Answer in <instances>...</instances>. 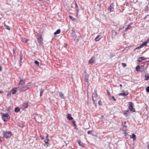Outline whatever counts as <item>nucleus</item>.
Wrapping results in <instances>:
<instances>
[{"label":"nucleus","instance_id":"nucleus-1","mask_svg":"<svg viewBox=\"0 0 149 149\" xmlns=\"http://www.w3.org/2000/svg\"><path fill=\"white\" fill-rule=\"evenodd\" d=\"M2 119L4 122L7 121L10 118V117L8 113H1Z\"/></svg>","mask_w":149,"mask_h":149},{"label":"nucleus","instance_id":"nucleus-2","mask_svg":"<svg viewBox=\"0 0 149 149\" xmlns=\"http://www.w3.org/2000/svg\"><path fill=\"white\" fill-rule=\"evenodd\" d=\"M3 136L7 139L9 138L12 135V132L9 131H6L3 132Z\"/></svg>","mask_w":149,"mask_h":149},{"label":"nucleus","instance_id":"nucleus-3","mask_svg":"<svg viewBox=\"0 0 149 149\" xmlns=\"http://www.w3.org/2000/svg\"><path fill=\"white\" fill-rule=\"evenodd\" d=\"M97 94L96 91H95L94 93L92 94V100L93 101L94 104L97 103L96 101V97H97Z\"/></svg>","mask_w":149,"mask_h":149},{"label":"nucleus","instance_id":"nucleus-4","mask_svg":"<svg viewBox=\"0 0 149 149\" xmlns=\"http://www.w3.org/2000/svg\"><path fill=\"white\" fill-rule=\"evenodd\" d=\"M20 92L23 91H25L27 89L29 88L27 85L23 86L21 87L18 88Z\"/></svg>","mask_w":149,"mask_h":149},{"label":"nucleus","instance_id":"nucleus-5","mask_svg":"<svg viewBox=\"0 0 149 149\" xmlns=\"http://www.w3.org/2000/svg\"><path fill=\"white\" fill-rule=\"evenodd\" d=\"M25 82V80H23L22 79H20L19 81L18 86L17 88H15V89H17V88L21 87L22 86H24Z\"/></svg>","mask_w":149,"mask_h":149},{"label":"nucleus","instance_id":"nucleus-6","mask_svg":"<svg viewBox=\"0 0 149 149\" xmlns=\"http://www.w3.org/2000/svg\"><path fill=\"white\" fill-rule=\"evenodd\" d=\"M148 40H147L145 41H144L141 45L135 49V50H136L137 49H139L141 48L142 47L145 46H146V44L148 42Z\"/></svg>","mask_w":149,"mask_h":149},{"label":"nucleus","instance_id":"nucleus-7","mask_svg":"<svg viewBox=\"0 0 149 149\" xmlns=\"http://www.w3.org/2000/svg\"><path fill=\"white\" fill-rule=\"evenodd\" d=\"M37 40L39 43L40 45L41 46L43 45V39L41 36H39V38H37Z\"/></svg>","mask_w":149,"mask_h":149},{"label":"nucleus","instance_id":"nucleus-8","mask_svg":"<svg viewBox=\"0 0 149 149\" xmlns=\"http://www.w3.org/2000/svg\"><path fill=\"white\" fill-rule=\"evenodd\" d=\"M28 107V103L25 102L21 105V108L23 109L27 108Z\"/></svg>","mask_w":149,"mask_h":149},{"label":"nucleus","instance_id":"nucleus-9","mask_svg":"<svg viewBox=\"0 0 149 149\" xmlns=\"http://www.w3.org/2000/svg\"><path fill=\"white\" fill-rule=\"evenodd\" d=\"M130 105L128 107L129 109L132 111L133 112L135 111V110L134 108H133V103L131 102H129Z\"/></svg>","mask_w":149,"mask_h":149},{"label":"nucleus","instance_id":"nucleus-10","mask_svg":"<svg viewBox=\"0 0 149 149\" xmlns=\"http://www.w3.org/2000/svg\"><path fill=\"white\" fill-rule=\"evenodd\" d=\"M114 5L113 4V3H111L108 7V9L109 10L110 12H113L114 10Z\"/></svg>","mask_w":149,"mask_h":149},{"label":"nucleus","instance_id":"nucleus-11","mask_svg":"<svg viewBox=\"0 0 149 149\" xmlns=\"http://www.w3.org/2000/svg\"><path fill=\"white\" fill-rule=\"evenodd\" d=\"M23 59V55L22 53L21 52L19 55V65H21V64L22 62H23L24 61H22Z\"/></svg>","mask_w":149,"mask_h":149},{"label":"nucleus","instance_id":"nucleus-12","mask_svg":"<svg viewBox=\"0 0 149 149\" xmlns=\"http://www.w3.org/2000/svg\"><path fill=\"white\" fill-rule=\"evenodd\" d=\"M88 76L89 75L86 73H85L84 74V81L86 82H88Z\"/></svg>","mask_w":149,"mask_h":149},{"label":"nucleus","instance_id":"nucleus-13","mask_svg":"<svg viewBox=\"0 0 149 149\" xmlns=\"http://www.w3.org/2000/svg\"><path fill=\"white\" fill-rule=\"evenodd\" d=\"M67 118L70 120H72L73 119V118L71 116V114L69 113L67 114Z\"/></svg>","mask_w":149,"mask_h":149},{"label":"nucleus","instance_id":"nucleus-14","mask_svg":"<svg viewBox=\"0 0 149 149\" xmlns=\"http://www.w3.org/2000/svg\"><path fill=\"white\" fill-rule=\"evenodd\" d=\"M123 93H120L119 94V95L123 96L125 97L126 95H128V93H125L124 91H123Z\"/></svg>","mask_w":149,"mask_h":149},{"label":"nucleus","instance_id":"nucleus-15","mask_svg":"<svg viewBox=\"0 0 149 149\" xmlns=\"http://www.w3.org/2000/svg\"><path fill=\"white\" fill-rule=\"evenodd\" d=\"M59 95L60 96L61 98H65L64 95L62 92H60L59 93Z\"/></svg>","mask_w":149,"mask_h":149},{"label":"nucleus","instance_id":"nucleus-16","mask_svg":"<svg viewBox=\"0 0 149 149\" xmlns=\"http://www.w3.org/2000/svg\"><path fill=\"white\" fill-rule=\"evenodd\" d=\"M77 142L79 146L82 147H84L83 145V143L80 140H78Z\"/></svg>","mask_w":149,"mask_h":149},{"label":"nucleus","instance_id":"nucleus-17","mask_svg":"<svg viewBox=\"0 0 149 149\" xmlns=\"http://www.w3.org/2000/svg\"><path fill=\"white\" fill-rule=\"evenodd\" d=\"M144 59V57H139L138 58L137 61L138 62H140Z\"/></svg>","mask_w":149,"mask_h":149},{"label":"nucleus","instance_id":"nucleus-18","mask_svg":"<svg viewBox=\"0 0 149 149\" xmlns=\"http://www.w3.org/2000/svg\"><path fill=\"white\" fill-rule=\"evenodd\" d=\"M4 26L5 27V28L6 29H7V30H10V27H9V26L6 24L5 22H4Z\"/></svg>","mask_w":149,"mask_h":149},{"label":"nucleus","instance_id":"nucleus-19","mask_svg":"<svg viewBox=\"0 0 149 149\" xmlns=\"http://www.w3.org/2000/svg\"><path fill=\"white\" fill-rule=\"evenodd\" d=\"M146 79H145V80H149V76H148V74H146L144 76Z\"/></svg>","mask_w":149,"mask_h":149},{"label":"nucleus","instance_id":"nucleus-20","mask_svg":"<svg viewBox=\"0 0 149 149\" xmlns=\"http://www.w3.org/2000/svg\"><path fill=\"white\" fill-rule=\"evenodd\" d=\"M17 91L16 90L13 89L10 91V92L12 94H15L16 93Z\"/></svg>","mask_w":149,"mask_h":149},{"label":"nucleus","instance_id":"nucleus-21","mask_svg":"<svg viewBox=\"0 0 149 149\" xmlns=\"http://www.w3.org/2000/svg\"><path fill=\"white\" fill-rule=\"evenodd\" d=\"M94 60L93 58H91L89 61L88 63L89 64H92L94 63Z\"/></svg>","mask_w":149,"mask_h":149},{"label":"nucleus","instance_id":"nucleus-22","mask_svg":"<svg viewBox=\"0 0 149 149\" xmlns=\"http://www.w3.org/2000/svg\"><path fill=\"white\" fill-rule=\"evenodd\" d=\"M60 31H61L60 29H58V30H57V31L56 32H55L54 33V34L55 35H56L57 34H58L60 33Z\"/></svg>","mask_w":149,"mask_h":149},{"label":"nucleus","instance_id":"nucleus-23","mask_svg":"<svg viewBox=\"0 0 149 149\" xmlns=\"http://www.w3.org/2000/svg\"><path fill=\"white\" fill-rule=\"evenodd\" d=\"M100 37V35H98L95 38V40L96 41H98L101 38H100L99 37Z\"/></svg>","mask_w":149,"mask_h":149},{"label":"nucleus","instance_id":"nucleus-24","mask_svg":"<svg viewBox=\"0 0 149 149\" xmlns=\"http://www.w3.org/2000/svg\"><path fill=\"white\" fill-rule=\"evenodd\" d=\"M136 136L135 134H134V133L132 134V137H131L130 138H132L133 139V140H134L136 139Z\"/></svg>","mask_w":149,"mask_h":149},{"label":"nucleus","instance_id":"nucleus-25","mask_svg":"<svg viewBox=\"0 0 149 149\" xmlns=\"http://www.w3.org/2000/svg\"><path fill=\"white\" fill-rule=\"evenodd\" d=\"M75 7L77 11V13L78 12V9H79L78 8L77 4L76 2L75 3Z\"/></svg>","mask_w":149,"mask_h":149},{"label":"nucleus","instance_id":"nucleus-26","mask_svg":"<svg viewBox=\"0 0 149 149\" xmlns=\"http://www.w3.org/2000/svg\"><path fill=\"white\" fill-rule=\"evenodd\" d=\"M20 109L19 107H16L15 109V112H17L20 111Z\"/></svg>","mask_w":149,"mask_h":149},{"label":"nucleus","instance_id":"nucleus-27","mask_svg":"<svg viewBox=\"0 0 149 149\" xmlns=\"http://www.w3.org/2000/svg\"><path fill=\"white\" fill-rule=\"evenodd\" d=\"M44 90L43 89L41 88L40 91V96H41L42 94L44 92Z\"/></svg>","mask_w":149,"mask_h":149},{"label":"nucleus","instance_id":"nucleus-28","mask_svg":"<svg viewBox=\"0 0 149 149\" xmlns=\"http://www.w3.org/2000/svg\"><path fill=\"white\" fill-rule=\"evenodd\" d=\"M131 26L129 25L127 27L125 28V31H127V30L130 29L131 28Z\"/></svg>","mask_w":149,"mask_h":149},{"label":"nucleus","instance_id":"nucleus-29","mask_svg":"<svg viewBox=\"0 0 149 149\" xmlns=\"http://www.w3.org/2000/svg\"><path fill=\"white\" fill-rule=\"evenodd\" d=\"M145 19L147 21L149 20V15H147L145 17Z\"/></svg>","mask_w":149,"mask_h":149},{"label":"nucleus","instance_id":"nucleus-30","mask_svg":"<svg viewBox=\"0 0 149 149\" xmlns=\"http://www.w3.org/2000/svg\"><path fill=\"white\" fill-rule=\"evenodd\" d=\"M140 68L139 66V65H138L136 67V70L137 71H139Z\"/></svg>","mask_w":149,"mask_h":149},{"label":"nucleus","instance_id":"nucleus-31","mask_svg":"<svg viewBox=\"0 0 149 149\" xmlns=\"http://www.w3.org/2000/svg\"><path fill=\"white\" fill-rule=\"evenodd\" d=\"M126 123V122H123L122 123V125L125 128H126L127 127L125 125Z\"/></svg>","mask_w":149,"mask_h":149},{"label":"nucleus","instance_id":"nucleus-32","mask_svg":"<svg viewBox=\"0 0 149 149\" xmlns=\"http://www.w3.org/2000/svg\"><path fill=\"white\" fill-rule=\"evenodd\" d=\"M48 134H47V136L46 137V138L47 139V142H45V143L46 144H47V143L49 144V143L48 142V141H49V139L48 138Z\"/></svg>","mask_w":149,"mask_h":149},{"label":"nucleus","instance_id":"nucleus-33","mask_svg":"<svg viewBox=\"0 0 149 149\" xmlns=\"http://www.w3.org/2000/svg\"><path fill=\"white\" fill-rule=\"evenodd\" d=\"M128 112V111H127L125 112L124 113V115L127 118L128 117V115L127 114V112Z\"/></svg>","mask_w":149,"mask_h":149},{"label":"nucleus","instance_id":"nucleus-34","mask_svg":"<svg viewBox=\"0 0 149 149\" xmlns=\"http://www.w3.org/2000/svg\"><path fill=\"white\" fill-rule=\"evenodd\" d=\"M107 93L108 96L111 99V96L110 95V93L108 91H107Z\"/></svg>","mask_w":149,"mask_h":149},{"label":"nucleus","instance_id":"nucleus-35","mask_svg":"<svg viewBox=\"0 0 149 149\" xmlns=\"http://www.w3.org/2000/svg\"><path fill=\"white\" fill-rule=\"evenodd\" d=\"M37 65H39V62L37 61H35L34 62Z\"/></svg>","mask_w":149,"mask_h":149},{"label":"nucleus","instance_id":"nucleus-36","mask_svg":"<svg viewBox=\"0 0 149 149\" xmlns=\"http://www.w3.org/2000/svg\"><path fill=\"white\" fill-rule=\"evenodd\" d=\"M146 90L147 92H149V86L146 87Z\"/></svg>","mask_w":149,"mask_h":149},{"label":"nucleus","instance_id":"nucleus-37","mask_svg":"<svg viewBox=\"0 0 149 149\" xmlns=\"http://www.w3.org/2000/svg\"><path fill=\"white\" fill-rule=\"evenodd\" d=\"M23 40V42H26V43H27V41H28L27 40H26V39H25V38H24L22 40Z\"/></svg>","mask_w":149,"mask_h":149},{"label":"nucleus","instance_id":"nucleus-38","mask_svg":"<svg viewBox=\"0 0 149 149\" xmlns=\"http://www.w3.org/2000/svg\"><path fill=\"white\" fill-rule=\"evenodd\" d=\"M69 17H70V19H72L73 20H74V18H73V17L70 15L69 16Z\"/></svg>","mask_w":149,"mask_h":149},{"label":"nucleus","instance_id":"nucleus-39","mask_svg":"<svg viewBox=\"0 0 149 149\" xmlns=\"http://www.w3.org/2000/svg\"><path fill=\"white\" fill-rule=\"evenodd\" d=\"M11 92H9L7 94V96L8 97H10L11 95Z\"/></svg>","mask_w":149,"mask_h":149},{"label":"nucleus","instance_id":"nucleus-40","mask_svg":"<svg viewBox=\"0 0 149 149\" xmlns=\"http://www.w3.org/2000/svg\"><path fill=\"white\" fill-rule=\"evenodd\" d=\"M145 11H147L148 10V7L147 6H146L145 8Z\"/></svg>","mask_w":149,"mask_h":149},{"label":"nucleus","instance_id":"nucleus-41","mask_svg":"<svg viewBox=\"0 0 149 149\" xmlns=\"http://www.w3.org/2000/svg\"><path fill=\"white\" fill-rule=\"evenodd\" d=\"M93 132V131H88L87 132V133L88 134H91V133Z\"/></svg>","mask_w":149,"mask_h":149},{"label":"nucleus","instance_id":"nucleus-42","mask_svg":"<svg viewBox=\"0 0 149 149\" xmlns=\"http://www.w3.org/2000/svg\"><path fill=\"white\" fill-rule=\"evenodd\" d=\"M122 65L124 67H125L126 66V64L125 63H122Z\"/></svg>","mask_w":149,"mask_h":149},{"label":"nucleus","instance_id":"nucleus-43","mask_svg":"<svg viewBox=\"0 0 149 149\" xmlns=\"http://www.w3.org/2000/svg\"><path fill=\"white\" fill-rule=\"evenodd\" d=\"M111 97H112V99L114 101H115L116 100V99H115V98L113 96H111Z\"/></svg>","mask_w":149,"mask_h":149},{"label":"nucleus","instance_id":"nucleus-44","mask_svg":"<svg viewBox=\"0 0 149 149\" xmlns=\"http://www.w3.org/2000/svg\"><path fill=\"white\" fill-rule=\"evenodd\" d=\"M140 68L141 69H143L144 68V66L143 65H141L140 67Z\"/></svg>","mask_w":149,"mask_h":149},{"label":"nucleus","instance_id":"nucleus-45","mask_svg":"<svg viewBox=\"0 0 149 149\" xmlns=\"http://www.w3.org/2000/svg\"><path fill=\"white\" fill-rule=\"evenodd\" d=\"M98 104L99 105H101V101H99L98 102Z\"/></svg>","mask_w":149,"mask_h":149},{"label":"nucleus","instance_id":"nucleus-46","mask_svg":"<svg viewBox=\"0 0 149 149\" xmlns=\"http://www.w3.org/2000/svg\"><path fill=\"white\" fill-rule=\"evenodd\" d=\"M76 122L75 121H73V122H72V123L74 124V126L75 125V123Z\"/></svg>","mask_w":149,"mask_h":149},{"label":"nucleus","instance_id":"nucleus-47","mask_svg":"<svg viewBox=\"0 0 149 149\" xmlns=\"http://www.w3.org/2000/svg\"><path fill=\"white\" fill-rule=\"evenodd\" d=\"M114 33H115V34H114V36H116L117 34V32H114Z\"/></svg>","mask_w":149,"mask_h":149},{"label":"nucleus","instance_id":"nucleus-48","mask_svg":"<svg viewBox=\"0 0 149 149\" xmlns=\"http://www.w3.org/2000/svg\"><path fill=\"white\" fill-rule=\"evenodd\" d=\"M1 68L2 67L1 66H0V71H1Z\"/></svg>","mask_w":149,"mask_h":149},{"label":"nucleus","instance_id":"nucleus-49","mask_svg":"<svg viewBox=\"0 0 149 149\" xmlns=\"http://www.w3.org/2000/svg\"><path fill=\"white\" fill-rule=\"evenodd\" d=\"M3 93V92L2 91H0V93Z\"/></svg>","mask_w":149,"mask_h":149},{"label":"nucleus","instance_id":"nucleus-50","mask_svg":"<svg viewBox=\"0 0 149 149\" xmlns=\"http://www.w3.org/2000/svg\"><path fill=\"white\" fill-rule=\"evenodd\" d=\"M120 87H122V84H120Z\"/></svg>","mask_w":149,"mask_h":149},{"label":"nucleus","instance_id":"nucleus-51","mask_svg":"<svg viewBox=\"0 0 149 149\" xmlns=\"http://www.w3.org/2000/svg\"><path fill=\"white\" fill-rule=\"evenodd\" d=\"M148 149H149V145L148 146Z\"/></svg>","mask_w":149,"mask_h":149},{"label":"nucleus","instance_id":"nucleus-52","mask_svg":"<svg viewBox=\"0 0 149 149\" xmlns=\"http://www.w3.org/2000/svg\"><path fill=\"white\" fill-rule=\"evenodd\" d=\"M44 139V137H42V139Z\"/></svg>","mask_w":149,"mask_h":149},{"label":"nucleus","instance_id":"nucleus-53","mask_svg":"<svg viewBox=\"0 0 149 149\" xmlns=\"http://www.w3.org/2000/svg\"><path fill=\"white\" fill-rule=\"evenodd\" d=\"M39 1H42V0H39Z\"/></svg>","mask_w":149,"mask_h":149},{"label":"nucleus","instance_id":"nucleus-54","mask_svg":"<svg viewBox=\"0 0 149 149\" xmlns=\"http://www.w3.org/2000/svg\"><path fill=\"white\" fill-rule=\"evenodd\" d=\"M13 52H14V50H13Z\"/></svg>","mask_w":149,"mask_h":149}]
</instances>
